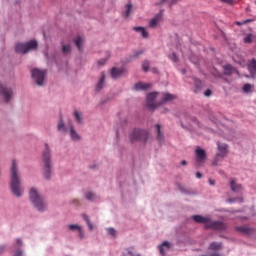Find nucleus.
Returning <instances> with one entry per match:
<instances>
[{
    "label": "nucleus",
    "mask_w": 256,
    "mask_h": 256,
    "mask_svg": "<svg viewBox=\"0 0 256 256\" xmlns=\"http://www.w3.org/2000/svg\"><path fill=\"white\" fill-rule=\"evenodd\" d=\"M10 173V189L15 197H21L23 195V187H21V174H19V166L16 160H12Z\"/></svg>",
    "instance_id": "f257e3e1"
},
{
    "label": "nucleus",
    "mask_w": 256,
    "mask_h": 256,
    "mask_svg": "<svg viewBox=\"0 0 256 256\" xmlns=\"http://www.w3.org/2000/svg\"><path fill=\"white\" fill-rule=\"evenodd\" d=\"M30 201L33 203L34 207L38 211H46L47 210V202L45 201V198L39 194L37 189L31 188L29 193Z\"/></svg>",
    "instance_id": "f03ea898"
},
{
    "label": "nucleus",
    "mask_w": 256,
    "mask_h": 256,
    "mask_svg": "<svg viewBox=\"0 0 256 256\" xmlns=\"http://www.w3.org/2000/svg\"><path fill=\"white\" fill-rule=\"evenodd\" d=\"M43 171L45 179H51V149L49 144H45V151L42 155Z\"/></svg>",
    "instance_id": "7ed1b4c3"
},
{
    "label": "nucleus",
    "mask_w": 256,
    "mask_h": 256,
    "mask_svg": "<svg viewBox=\"0 0 256 256\" xmlns=\"http://www.w3.org/2000/svg\"><path fill=\"white\" fill-rule=\"evenodd\" d=\"M34 49H37V41L35 40L26 43H17L15 46L16 53H21L22 55L29 53V51H34Z\"/></svg>",
    "instance_id": "20e7f679"
},
{
    "label": "nucleus",
    "mask_w": 256,
    "mask_h": 256,
    "mask_svg": "<svg viewBox=\"0 0 256 256\" xmlns=\"http://www.w3.org/2000/svg\"><path fill=\"white\" fill-rule=\"evenodd\" d=\"M129 137L131 143H135V141L145 143L147 139H149V132H147V130L134 129Z\"/></svg>",
    "instance_id": "39448f33"
},
{
    "label": "nucleus",
    "mask_w": 256,
    "mask_h": 256,
    "mask_svg": "<svg viewBox=\"0 0 256 256\" xmlns=\"http://www.w3.org/2000/svg\"><path fill=\"white\" fill-rule=\"evenodd\" d=\"M45 75H47L45 70H39L38 68L32 69V78L34 79L36 85H45Z\"/></svg>",
    "instance_id": "423d86ee"
},
{
    "label": "nucleus",
    "mask_w": 256,
    "mask_h": 256,
    "mask_svg": "<svg viewBox=\"0 0 256 256\" xmlns=\"http://www.w3.org/2000/svg\"><path fill=\"white\" fill-rule=\"evenodd\" d=\"M158 98L159 93L157 92H152L147 95L146 107L150 109V111L157 109V107L160 105V102H157Z\"/></svg>",
    "instance_id": "0eeeda50"
},
{
    "label": "nucleus",
    "mask_w": 256,
    "mask_h": 256,
    "mask_svg": "<svg viewBox=\"0 0 256 256\" xmlns=\"http://www.w3.org/2000/svg\"><path fill=\"white\" fill-rule=\"evenodd\" d=\"M227 227V223L225 222L213 221L210 219L206 229H212L213 231H227Z\"/></svg>",
    "instance_id": "6e6552de"
},
{
    "label": "nucleus",
    "mask_w": 256,
    "mask_h": 256,
    "mask_svg": "<svg viewBox=\"0 0 256 256\" xmlns=\"http://www.w3.org/2000/svg\"><path fill=\"white\" fill-rule=\"evenodd\" d=\"M0 97H3L5 103L13 99V90L3 84H0Z\"/></svg>",
    "instance_id": "1a4fd4ad"
},
{
    "label": "nucleus",
    "mask_w": 256,
    "mask_h": 256,
    "mask_svg": "<svg viewBox=\"0 0 256 256\" xmlns=\"http://www.w3.org/2000/svg\"><path fill=\"white\" fill-rule=\"evenodd\" d=\"M230 188L233 193H241L243 191V185L237 182V179H230Z\"/></svg>",
    "instance_id": "9d476101"
},
{
    "label": "nucleus",
    "mask_w": 256,
    "mask_h": 256,
    "mask_svg": "<svg viewBox=\"0 0 256 256\" xmlns=\"http://www.w3.org/2000/svg\"><path fill=\"white\" fill-rule=\"evenodd\" d=\"M218 151L217 157H227V153H229V146L227 144H221L217 142Z\"/></svg>",
    "instance_id": "9b49d317"
},
{
    "label": "nucleus",
    "mask_w": 256,
    "mask_h": 256,
    "mask_svg": "<svg viewBox=\"0 0 256 256\" xmlns=\"http://www.w3.org/2000/svg\"><path fill=\"white\" fill-rule=\"evenodd\" d=\"M235 231L240 233V235H251L253 233V228H249L248 226H236Z\"/></svg>",
    "instance_id": "f8f14e48"
},
{
    "label": "nucleus",
    "mask_w": 256,
    "mask_h": 256,
    "mask_svg": "<svg viewBox=\"0 0 256 256\" xmlns=\"http://www.w3.org/2000/svg\"><path fill=\"white\" fill-rule=\"evenodd\" d=\"M123 73H127V70H125V68H112L111 70V77L112 79H119V77H121V75H123Z\"/></svg>",
    "instance_id": "ddd939ff"
},
{
    "label": "nucleus",
    "mask_w": 256,
    "mask_h": 256,
    "mask_svg": "<svg viewBox=\"0 0 256 256\" xmlns=\"http://www.w3.org/2000/svg\"><path fill=\"white\" fill-rule=\"evenodd\" d=\"M177 99V96L169 93L162 94L160 105H163L164 103H170V101H175Z\"/></svg>",
    "instance_id": "4468645a"
},
{
    "label": "nucleus",
    "mask_w": 256,
    "mask_h": 256,
    "mask_svg": "<svg viewBox=\"0 0 256 256\" xmlns=\"http://www.w3.org/2000/svg\"><path fill=\"white\" fill-rule=\"evenodd\" d=\"M207 159V154H205V150L201 148L196 149V161L197 163H203Z\"/></svg>",
    "instance_id": "2eb2a0df"
},
{
    "label": "nucleus",
    "mask_w": 256,
    "mask_h": 256,
    "mask_svg": "<svg viewBox=\"0 0 256 256\" xmlns=\"http://www.w3.org/2000/svg\"><path fill=\"white\" fill-rule=\"evenodd\" d=\"M163 17V11H160L159 14H157L149 23V27H151V29H155V27H157V23H159V21H161V18Z\"/></svg>",
    "instance_id": "dca6fc26"
},
{
    "label": "nucleus",
    "mask_w": 256,
    "mask_h": 256,
    "mask_svg": "<svg viewBox=\"0 0 256 256\" xmlns=\"http://www.w3.org/2000/svg\"><path fill=\"white\" fill-rule=\"evenodd\" d=\"M193 220H194L196 223H204L205 229H207V223H209L210 218L203 217V216H201V215H194V216H193Z\"/></svg>",
    "instance_id": "f3484780"
},
{
    "label": "nucleus",
    "mask_w": 256,
    "mask_h": 256,
    "mask_svg": "<svg viewBox=\"0 0 256 256\" xmlns=\"http://www.w3.org/2000/svg\"><path fill=\"white\" fill-rule=\"evenodd\" d=\"M135 89L136 91H147V89H151V84L138 82L135 84Z\"/></svg>",
    "instance_id": "a211bd4d"
},
{
    "label": "nucleus",
    "mask_w": 256,
    "mask_h": 256,
    "mask_svg": "<svg viewBox=\"0 0 256 256\" xmlns=\"http://www.w3.org/2000/svg\"><path fill=\"white\" fill-rule=\"evenodd\" d=\"M209 251H221L223 249V243L221 242H212L208 247Z\"/></svg>",
    "instance_id": "6ab92c4d"
},
{
    "label": "nucleus",
    "mask_w": 256,
    "mask_h": 256,
    "mask_svg": "<svg viewBox=\"0 0 256 256\" xmlns=\"http://www.w3.org/2000/svg\"><path fill=\"white\" fill-rule=\"evenodd\" d=\"M223 69L224 75H233V73H237V69H235V67H233L231 64L224 65Z\"/></svg>",
    "instance_id": "aec40b11"
},
{
    "label": "nucleus",
    "mask_w": 256,
    "mask_h": 256,
    "mask_svg": "<svg viewBox=\"0 0 256 256\" xmlns=\"http://www.w3.org/2000/svg\"><path fill=\"white\" fill-rule=\"evenodd\" d=\"M169 249H171L169 242H164L161 246H159V251L162 256L167 255V251H169Z\"/></svg>",
    "instance_id": "412c9836"
},
{
    "label": "nucleus",
    "mask_w": 256,
    "mask_h": 256,
    "mask_svg": "<svg viewBox=\"0 0 256 256\" xmlns=\"http://www.w3.org/2000/svg\"><path fill=\"white\" fill-rule=\"evenodd\" d=\"M70 137L72 141H80L81 136L75 131V128L73 126H70Z\"/></svg>",
    "instance_id": "4be33fe9"
},
{
    "label": "nucleus",
    "mask_w": 256,
    "mask_h": 256,
    "mask_svg": "<svg viewBox=\"0 0 256 256\" xmlns=\"http://www.w3.org/2000/svg\"><path fill=\"white\" fill-rule=\"evenodd\" d=\"M76 46L78 47L79 51H83V43H85V38L83 36H78L74 39Z\"/></svg>",
    "instance_id": "5701e85b"
},
{
    "label": "nucleus",
    "mask_w": 256,
    "mask_h": 256,
    "mask_svg": "<svg viewBox=\"0 0 256 256\" xmlns=\"http://www.w3.org/2000/svg\"><path fill=\"white\" fill-rule=\"evenodd\" d=\"M133 29L137 33H141V35H142V37H144V39H147L149 37V33L147 32V30H145L144 27L137 26V27H134Z\"/></svg>",
    "instance_id": "b1692460"
},
{
    "label": "nucleus",
    "mask_w": 256,
    "mask_h": 256,
    "mask_svg": "<svg viewBox=\"0 0 256 256\" xmlns=\"http://www.w3.org/2000/svg\"><path fill=\"white\" fill-rule=\"evenodd\" d=\"M122 256H141L137 252H135V248L130 247L124 250Z\"/></svg>",
    "instance_id": "393cba45"
},
{
    "label": "nucleus",
    "mask_w": 256,
    "mask_h": 256,
    "mask_svg": "<svg viewBox=\"0 0 256 256\" xmlns=\"http://www.w3.org/2000/svg\"><path fill=\"white\" fill-rule=\"evenodd\" d=\"M104 85H105V73L102 72L100 80H99L98 84L96 85L97 91H101V89H103Z\"/></svg>",
    "instance_id": "a878e982"
},
{
    "label": "nucleus",
    "mask_w": 256,
    "mask_h": 256,
    "mask_svg": "<svg viewBox=\"0 0 256 256\" xmlns=\"http://www.w3.org/2000/svg\"><path fill=\"white\" fill-rule=\"evenodd\" d=\"M155 131L157 133V141H159V143L163 142V133H161V125L157 124L155 126Z\"/></svg>",
    "instance_id": "bb28decb"
},
{
    "label": "nucleus",
    "mask_w": 256,
    "mask_h": 256,
    "mask_svg": "<svg viewBox=\"0 0 256 256\" xmlns=\"http://www.w3.org/2000/svg\"><path fill=\"white\" fill-rule=\"evenodd\" d=\"M194 85H195L194 93H198L201 90V87H202L201 80L195 78L194 79Z\"/></svg>",
    "instance_id": "cd10ccee"
},
{
    "label": "nucleus",
    "mask_w": 256,
    "mask_h": 256,
    "mask_svg": "<svg viewBox=\"0 0 256 256\" xmlns=\"http://www.w3.org/2000/svg\"><path fill=\"white\" fill-rule=\"evenodd\" d=\"M253 39H255V35H253V34H246L244 39H243V41L246 44H251V43H253Z\"/></svg>",
    "instance_id": "c85d7f7f"
},
{
    "label": "nucleus",
    "mask_w": 256,
    "mask_h": 256,
    "mask_svg": "<svg viewBox=\"0 0 256 256\" xmlns=\"http://www.w3.org/2000/svg\"><path fill=\"white\" fill-rule=\"evenodd\" d=\"M131 11H133V5L131 3H128L126 5L125 17H129V15H131Z\"/></svg>",
    "instance_id": "c756f323"
},
{
    "label": "nucleus",
    "mask_w": 256,
    "mask_h": 256,
    "mask_svg": "<svg viewBox=\"0 0 256 256\" xmlns=\"http://www.w3.org/2000/svg\"><path fill=\"white\" fill-rule=\"evenodd\" d=\"M74 117L78 123H83V117L79 111L74 112Z\"/></svg>",
    "instance_id": "7c9ffc66"
},
{
    "label": "nucleus",
    "mask_w": 256,
    "mask_h": 256,
    "mask_svg": "<svg viewBox=\"0 0 256 256\" xmlns=\"http://www.w3.org/2000/svg\"><path fill=\"white\" fill-rule=\"evenodd\" d=\"M84 221H86L90 231L93 230V224H91V220H89V216H87L86 214L82 215Z\"/></svg>",
    "instance_id": "2f4dec72"
},
{
    "label": "nucleus",
    "mask_w": 256,
    "mask_h": 256,
    "mask_svg": "<svg viewBox=\"0 0 256 256\" xmlns=\"http://www.w3.org/2000/svg\"><path fill=\"white\" fill-rule=\"evenodd\" d=\"M96 198L97 196L95 195V193L89 191L86 192V199H88V201H93Z\"/></svg>",
    "instance_id": "473e14b6"
},
{
    "label": "nucleus",
    "mask_w": 256,
    "mask_h": 256,
    "mask_svg": "<svg viewBox=\"0 0 256 256\" xmlns=\"http://www.w3.org/2000/svg\"><path fill=\"white\" fill-rule=\"evenodd\" d=\"M253 21H255V19H246V20H244V21H242V22L237 21V22H236V25H238L239 27H241V25H247V23H253Z\"/></svg>",
    "instance_id": "72a5a7b5"
},
{
    "label": "nucleus",
    "mask_w": 256,
    "mask_h": 256,
    "mask_svg": "<svg viewBox=\"0 0 256 256\" xmlns=\"http://www.w3.org/2000/svg\"><path fill=\"white\" fill-rule=\"evenodd\" d=\"M68 227H69L70 231H80V233H81V227H79V225H77V224H71Z\"/></svg>",
    "instance_id": "f704fd0d"
},
{
    "label": "nucleus",
    "mask_w": 256,
    "mask_h": 256,
    "mask_svg": "<svg viewBox=\"0 0 256 256\" xmlns=\"http://www.w3.org/2000/svg\"><path fill=\"white\" fill-rule=\"evenodd\" d=\"M62 52L65 54L71 53V46L69 44H66L62 47Z\"/></svg>",
    "instance_id": "c9c22d12"
},
{
    "label": "nucleus",
    "mask_w": 256,
    "mask_h": 256,
    "mask_svg": "<svg viewBox=\"0 0 256 256\" xmlns=\"http://www.w3.org/2000/svg\"><path fill=\"white\" fill-rule=\"evenodd\" d=\"M253 89V85L251 84H245L243 87L244 93H250V91Z\"/></svg>",
    "instance_id": "e433bc0d"
},
{
    "label": "nucleus",
    "mask_w": 256,
    "mask_h": 256,
    "mask_svg": "<svg viewBox=\"0 0 256 256\" xmlns=\"http://www.w3.org/2000/svg\"><path fill=\"white\" fill-rule=\"evenodd\" d=\"M149 67H150L149 61L145 60V61L142 63V69H143V71H145V72L149 71Z\"/></svg>",
    "instance_id": "4c0bfd02"
},
{
    "label": "nucleus",
    "mask_w": 256,
    "mask_h": 256,
    "mask_svg": "<svg viewBox=\"0 0 256 256\" xmlns=\"http://www.w3.org/2000/svg\"><path fill=\"white\" fill-rule=\"evenodd\" d=\"M58 131H67V128H65V124L63 123V120H61L58 124Z\"/></svg>",
    "instance_id": "58836bf2"
},
{
    "label": "nucleus",
    "mask_w": 256,
    "mask_h": 256,
    "mask_svg": "<svg viewBox=\"0 0 256 256\" xmlns=\"http://www.w3.org/2000/svg\"><path fill=\"white\" fill-rule=\"evenodd\" d=\"M170 59H172L174 61V63H177V61H179V58L177 57V54L172 53L170 56Z\"/></svg>",
    "instance_id": "ea45409f"
},
{
    "label": "nucleus",
    "mask_w": 256,
    "mask_h": 256,
    "mask_svg": "<svg viewBox=\"0 0 256 256\" xmlns=\"http://www.w3.org/2000/svg\"><path fill=\"white\" fill-rule=\"evenodd\" d=\"M222 3H227V5H235L234 0H220Z\"/></svg>",
    "instance_id": "a19ab883"
},
{
    "label": "nucleus",
    "mask_w": 256,
    "mask_h": 256,
    "mask_svg": "<svg viewBox=\"0 0 256 256\" xmlns=\"http://www.w3.org/2000/svg\"><path fill=\"white\" fill-rule=\"evenodd\" d=\"M108 233H109V235H111L112 237H115L116 231H115V229H113V228H109V229H108Z\"/></svg>",
    "instance_id": "79ce46f5"
},
{
    "label": "nucleus",
    "mask_w": 256,
    "mask_h": 256,
    "mask_svg": "<svg viewBox=\"0 0 256 256\" xmlns=\"http://www.w3.org/2000/svg\"><path fill=\"white\" fill-rule=\"evenodd\" d=\"M105 63H107V58L100 59V60L98 61V65H100V66L105 65Z\"/></svg>",
    "instance_id": "37998d69"
},
{
    "label": "nucleus",
    "mask_w": 256,
    "mask_h": 256,
    "mask_svg": "<svg viewBox=\"0 0 256 256\" xmlns=\"http://www.w3.org/2000/svg\"><path fill=\"white\" fill-rule=\"evenodd\" d=\"M139 55H143V51H142V50L136 52V53L134 54L133 58H134V59H137V57H139Z\"/></svg>",
    "instance_id": "c03bdc74"
},
{
    "label": "nucleus",
    "mask_w": 256,
    "mask_h": 256,
    "mask_svg": "<svg viewBox=\"0 0 256 256\" xmlns=\"http://www.w3.org/2000/svg\"><path fill=\"white\" fill-rule=\"evenodd\" d=\"M14 256H23V252L21 250H17Z\"/></svg>",
    "instance_id": "a18cd8bd"
},
{
    "label": "nucleus",
    "mask_w": 256,
    "mask_h": 256,
    "mask_svg": "<svg viewBox=\"0 0 256 256\" xmlns=\"http://www.w3.org/2000/svg\"><path fill=\"white\" fill-rule=\"evenodd\" d=\"M211 93H212L211 90L208 89V90L205 91V96L206 97H211Z\"/></svg>",
    "instance_id": "49530a36"
},
{
    "label": "nucleus",
    "mask_w": 256,
    "mask_h": 256,
    "mask_svg": "<svg viewBox=\"0 0 256 256\" xmlns=\"http://www.w3.org/2000/svg\"><path fill=\"white\" fill-rule=\"evenodd\" d=\"M196 177H197V179H201V177H203V174H201V172H197Z\"/></svg>",
    "instance_id": "de8ad7c7"
},
{
    "label": "nucleus",
    "mask_w": 256,
    "mask_h": 256,
    "mask_svg": "<svg viewBox=\"0 0 256 256\" xmlns=\"http://www.w3.org/2000/svg\"><path fill=\"white\" fill-rule=\"evenodd\" d=\"M209 184H210V185H215V180L209 179Z\"/></svg>",
    "instance_id": "09e8293b"
},
{
    "label": "nucleus",
    "mask_w": 256,
    "mask_h": 256,
    "mask_svg": "<svg viewBox=\"0 0 256 256\" xmlns=\"http://www.w3.org/2000/svg\"><path fill=\"white\" fill-rule=\"evenodd\" d=\"M16 243L17 245H21V239H17Z\"/></svg>",
    "instance_id": "8fccbe9b"
},
{
    "label": "nucleus",
    "mask_w": 256,
    "mask_h": 256,
    "mask_svg": "<svg viewBox=\"0 0 256 256\" xmlns=\"http://www.w3.org/2000/svg\"><path fill=\"white\" fill-rule=\"evenodd\" d=\"M165 1H167V0H161L159 5H163V3H165Z\"/></svg>",
    "instance_id": "3c124183"
},
{
    "label": "nucleus",
    "mask_w": 256,
    "mask_h": 256,
    "mask_svg": "<svg viewBox=\"0 0 256 256\" xmlns=\"http://www.w3.org/2000/svg\"><path fill=\"white\" fill-rule=\"evenodd\" d=\"M181 165H187V162H186L185 160H183V161L181 162Z\"/></svg>",
    "instance_id": "603ef678"
},
{
    "label": "nucleus",
    "mask_w": 256,
    "mask_h": 256,
    "mask_svg": "<svg viewBox=\"0 0 256 256\" xmlns=\"http://www.w3.org/2000/svg\"><path fill=\"white\" fill-rule=\"evenodd\" d=\"M228 201H229V203H233V201H235V199H229Z\"/></svg>",
    "instance_id": "864d4df0"
},
{
    "label": "nucleus",
    "mask_w": 256,
    "mask_h": 256,
    "mask_svg": "<svg viewBox=\"0 0 256 256\" xmlns=\"http://www.w3.org/2000/svg\"><path fill=\"white\" fill-rule=\"evenodd\" d=\"M5 249V247H0V253Z\"/></svg>",
    "instance_id": "5fc2aeb1"
},
{
    "label": "nucleus",
    "mask_w": 256,
    "mask_h": 256,
    "mask_svg": "<svg viewBox=\"0 0 256 256\" xmlns=\"http://www.w3.org/2000/svg\"><path fill=\"white\" fill-rule=\"evenodd\" d=\"M182 73H185V69L182 70Z\"/></svg>",
    "instance_id": "6e6d98bb"
}]
</instances>
